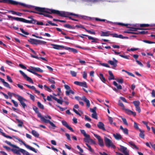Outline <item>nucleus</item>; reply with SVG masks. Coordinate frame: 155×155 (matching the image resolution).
Returning a JSON list of instances; mask_svg holds the SVG:
<instances>
[{"label": "nucleus", "instance_id": "obj_1", "mask_svg": "<svg viewBox=\"0 0 155 155\" xmlns=\"http://www.w3.org/2000/svg\"><path fill=\"white\" fill-rule=\"evenodd\" d=\"M35 9L37 11L41 12H45L46 13L50 14H54L58 15L59 16H63V14H61V11L58 10L48 9L44 8H41L38 7H34Z\"/></svg>", "mask_w": 155, "mask_h": 155}, {"label": "nucleus", "instance_id": "obj_2", "mask_svg": "<svg viewBox=\"0 0 155 155\" xmlns=\"http://www.w3.org/2000/svg\"><path fill=\"white\" fill-rule=\"evenodd\" d=\"M28 18L29 19H30L31 20H27L24 18H20V21L27 23L35 24L36 20L33 18L32 16H28Z\"/></svg>", "mask_w": 155, "mask_h": 155}, {"label": "nucleus", "instance_id": "obj_3", "mask_svg": "<svg viewBox=\"0 0 155 155\" xmlns=\"http://www.w3.org/2000/svg\"><path fill=\"white\" fill-rule=\"evenodd\" d=\"M12 137L15 138V139L18 140L19 142H21L27 148L30 150H31L33 151V152L35 153H37V151L34 148L31 147V146H29V145L26 144L24 141H23L21 140L18 138L16 137L15 136H12Z\"/></svg>", "mask_w": 155, "mask_h": 155}, {"label": "nucleus", "instance_id": "obj_4", "mask_svg": "<svg viewBox=\"0 0 155 155\" xmlns=\"http://www.w3.org/2000/svg\"><path fill=\"white\" fill-rule=\"evenodd\" d=\"M104 140L105 144L107 147H111L114 148H115V146L113 144L112 141L109 138L107 137H105L104 138Z\"/></svg>", "mask_w": 155, "mask_h": 155}, {"label": "nucleus", "instance_id": "obj_5", "mask_svg": "<svg viewBox=\"0 0 155 155\" xmlns=\"http://www.w3.org/2000/svg\"><path fill=\"white\" fill-rule=\"evenodd\" d=\"M94 135L98 139L99 145L101 147L104 146V144L103 140L101 138L100 136L95 134H94Z\"/></svg>", "mask_w": 155, "mask_h": 155}, {"label": "nucleus", "instance_id": "obj_6", "mask_svg": "<svg viewBox=\"0 0 155 155\" xmlns=\"http://www.w3.org/2000/svg\"><path fill=\"white\" fill-rule=\"evenodd\" d=\"M20 73L22 75L24 78L26 79V80L30 83L33 84L34 82L32 79L29 77L23 71L21 70L19 71Z\"/></svg>", "mask_w": 155, "mask_h": 155}, {"label": "nucleus", "instance_id": "obj_7", "mask_svg": "<svg viewBox=\"0 0 155 155\" xmlns=\"http://www.w3.org/2000/svg\"><path fill=\"white\" fill-rule=\"evenodd\" d=\"M0 2H3L13 5H17V2L13 0H0Z\"/></svg>", "mask_w": 155, "mask_h": 155}, {"label": "nucleus", "instance_id": "obj_8", "mask_svg": "<svg viewBox=\"0 0 155 155\" xmlns=\"http://www.w3.org/2000/svg\"><path fill=\"white\" fill-rule=\"evenodd\" d=\"M74 84L82 87H84L85 88L87 87V85L86 82L85 81L81 82L78 81H75L74 82Z\"/></svg>", "mask_w": 155, "mask_h": 155}, {"label": "nucleus", "instance_id": "obj_9", "mask_svg": "<svg viewBox=\"0 0 155 155\" xmlns=\"http://www.w3.org/2000/svg\"><path fill=\"white\" fill-rule=\"evenodd\" d=\"M120 150L125 155H129V151L127 149V148L122 145H120Z\"/></svg>", "mask_w": 155, "mask_h": 155}, {"label": "nucleus", "instance_id": "obj_10", "mask_svg": "<svg viewBox=\"0 0 155 155\" xmlns=\"http://www.w3.org/2000/svg\"><path fill=\"white\" fill-rule=\"evenodd\" d=\"M33 109L35 112L38 114V117L40 118L41 120L44 118L41 113L39 112L38 108L35 106L33 107Z\"/></svg>", "mask_w": 155, "mask_h": 155}, {"label": "nucleus", "instance_id": "obj_11", "mask_svg": "<svg viewBox=\"0 0 155 155\" xmlns=\"http://www.w3.org/2000/svg\"><path fill=\"white\" fill-rule=\"evenodd\" d=\"M62 123L64 126L67 127L68 129L69 130L72 132H74V130L73 128L70 127L68 124V123L65 120H62L61 121Z\"/></svg>", "mask_w": 155, "mask_h": 155}, {"label": "nucleus", "instance_id": "obj_12", "mask_svg": "<svg viewBox=\"0 0 155 155\" xmlns=\"http://www.w3.org/2000/svg\"><path fill=\"white\" fill-rule=\"evenodd\" d=\"M113 61L111 60L108 61V62L111 65H113L114 67H116L117 66V63L118 61L117 60H116L114 58H113Z\"/></svg>", "mask_w": 155, "mask_h": 155}, {"label": "nucleus", "instance_id": "obj_13", "mask_svg": "<svg viewBox=\"0 0 155 155\" xmlns=\"http://www.w3.org/2000/svg\"><path fill=\"white\" fill-rule=\"evenodd\" d=\"M61 12V14H64L63 16H61L62 17H68L69 18V19H71L72 20V19L73 18L71 16H69L71 15H69L70 13H71L68 12H65L64 11H60Z\"/></svg>", "mask_w": 155, "mask_h": 155}, {"label": "nucleus", "instance_id": "obj_14", "mask_svg": "<svg viewBox=\"0 0 155 155\" xmlns=\"http://www.w3.org/2000/svg\"><path fill=\"white\" fill-rule=\"evenodd\" d=\"M41 121L45 123H49L52 127H56L55 125L53 122L49 120L45 119L44 117Z\"/></svg>", "mask_w": 155, "mask_h": 155}, {"label": "nucleus", "instance_id": "obj_15", "mask_svg": "<svg viewBox=\"0 0 155 155\" xmlns=\"http://www.w3.org/2000/svg\"><path fill=\"white\" fill-rule=\"evenodd\" d=\"M16 149L12 148L11 149V150L14 153L18 155H21V150L20 148L18 147V148H16Z\"/></svg>", "mask_w": 155, "mask_h": 155}, {"label": "nucleus", "instance_id": "obj_16", "mask_svg": "<svg viewBox=\"0 0 155 155\" xmlns=\"http://www.w3.org/2000/svg\"><path fill=\"white\" fill-rule=\"evenodd\" d=\"M124 110L125 112L128 115L132 114L134 116H135L136 115V114L135 112H133L128 109H126L125 108V109H124Z\"/></svg>", "mask_w": 155, "mask_h": 155}, {"label": "nucleus", "instance_id": "obj_17", "mask_svg": "<svg viewBox=\"0 0 155 155\" xmlns=\"http://www.w3.org/2000/svg\"><path fill=\"white\" fill-rule=\"evenodd\" d=\"M18 100L19 101L21 105L23 107V108H25V107H26V105L24 102L23 101H26V100L23 97H21L20 99H19Z\"/></svg>", "mask_w": 155, "mask_h": 155}, {"label": "nucleus", "instance_id": "obj_18", "mask_svg": "<svg viewBox=\"0 0 155 155\" xmlns=\"http://www.w3.org/2000/svg\"><path fill=\"white\" fill-rule=\"evenodd\" d=\"M97 127L99 129L102 130L104 131H105L106 129L104 127V124L101 122H99L97 124Z\"/></svg>", "mask_w": 155, "mask_h": 155}, {"label": "nucleus", "instance_id": "obj_19", "mask_svg": "<svg viewBox=\"0 0 155 155\" xmlns=\"http://www.w3.org/2000/svg\"><path fill=\"white\" fill-rule=\"evenodd\" d=\"M82 35H84L85 36L87 37L88 39L89 40H92V41H91V42H96L97 43V42L96 41L98 40V39L96 38H93L91 36L88 35H86L85 34H82Z\"/></svg>", "mask_w": 155, "mask_h": 155}, {"label": "nucleus", "instance_id": "obj_20", "mask_svg": "<svg viewBox=\"0 0 155 155\" xmlns=\"http://www.w3.org/2000/svg\"><path fill=\"white\" fill-rule=\"evenodd\" d=\"M82 100L86 103L87 107H90V104L89 101L87 99L85 96L82 97Z\"/></svg>", "mask_w": 155, "mask_h": 155}, {"label": "nucleus", "instance_id": "obj_21", "mask_svg": "<svg viewBox=\"0 0 155 155\" xmlns=\"http://www.w3.org/2000/svg\"><path fill=\"white\" fill-rule=\"evenodd\" d=\"M24 85L26 86L29 88L31 89L34 90L35 91V92L37 93L38 94H39L40 93V91L37 90L35 87L34 86H31L30 85L26 84H24Z\"/></svg>", "mask_w": 155, "mask_h": 155}, {"label": "nucleus", "instance_id": "obj_22", "mask_svg": "<svg viewBox=\"0 0 155 155\" xmlns=\"http://www.w3.org/2000/svg\"><path fill=\"white\" fill-rule=\"evenodd\" d=\"M51 45L53 46V48L56 49H59L60 48H63L65 49V48H66V47H64V46L63 45H55L54 44H51Z\"/></svg>", "mask_w": 155, "mask_h": 155}, {"label": "nucleus", "instance_id": "obj_23", "mask_svg": "<svg viewBox=\"0 0 155 155\" xmlns=\"http://www.w3.org/2000/svg\"><path fill=\"white\" fill-rule=\"evenodd\" d=\"M0 80L3 83L5 86L9 88H11L9 84L7 82L5 81V80L3 79L0 78Z\"/></svg>", "mask_w": 155, "mask_h": 155}, {"label": "nucleus", "instance_id": "obj_24", "mask_svg": "<svg viewBox=\"0 0 155 155\" xmlns=\"http://www.w3.org/2000/svg\"><path fill=\"white\" fill-rule=\"evenodd\" d=\"M28 41L31 44H34L36 45H38V43H37V41H38L37 39H32V38H30L29 40H28Z\"/></svg>", "mask_w": 155, "mask_h": 155}, {"label": "nucleus", "instance_id": "obj_25", "mask_svg": "<svg viewBox=\"0 0 155 155\" xmlns=\"http://www.w3.org/2000/svg\"><path fill=\"white\" fill-rule=\"evenodd\" d=\"M65 49L70 50V51L73 52L74 53H77L78 52V51L77 49L70 47H66Z\"/></svg>", "mask_w": 155, "mask_h": 155}, {"label": "nucleus", "instance_id": "obj_26", "mask_svg": "<svg viewBox=\"0 0 155 155\" xmlns=\"http://www.w3.org/2000/svg\"><path fill=\"white\" fill-rule=\"evenodd\" d=\"M109 31H101V36H109L110 35L111 33H109Z\"/></svg>", "mask_w": 155, "mask_h": 155}, {"label": "nucleus", "instance_id": "obj_27", "mask_svg": "<svg viewBox=\"0 0 155 155\" xmlns=\"http://www.w3.org/2000/svg\"><path fill=\"white\" fill-rule=\"evenodd\" d=\"M84 140L86 142H88V140H89V142H90L92 144H96V142L92 139H91L90 137L89 138H84Z\"/></svg>", "mask_w": 155, "mask_h": 155}, {"label": "nucleus", "instance_id": "obj_28", "mask_svg": "<svg viewBox=\"0 0 155 155\" xmlns=\"http://www.w3.org/2000/svg\"><path fill=\"white\" fill-rule=\"evenodd\" d=\"M51 97H52V98L55 100V101H56L58 103L61 104H62L63 103V101L59 99H58L57 97L54 96H52V95H51Z\"/></svg>", "mask_w": 155, "mask_h": 155}, {"label": "nucleus", "instance_id": "obj_29", "mask_svg": "<svg viewBox=\"0 0 155 155\" xmlns=\"http://www.w3.org/2000/svg\"><path fill=\"white\" fill-rule=\"evenodd\" d=\"M140 133L139 134V137L141 138L144 139V138L145 135L144 134V131L141 129H139Z\"/></svg>", "mask_w": 155, "mask_h": 155}, {"label": "nucleus", "instance_id": "obj_30", "mask_svg": "<svg viewBox=\"0 0 155 155\" xmlns=\"http://www.w3.org/2000/svg\"><path fill=\"white\" fill-rule=\"evenodd\" d=\"M133 34H147L148 33L147 31H138L136 32H132Z\"/></svg>", "mask_w": 155, "mask_h": 155}, {"label": "nucleus", "instance_id": "obj_31", "mask_svg": "<svg viewBox=\"0 0 155 155\" xmlns=\"http://www.w3.org/2000/svg\"><path fill=\"white\" fill-rule=\"evenodd\" d=\"M32 134L35 137L38 138L39 136V134L36 130H33L31 132Z\"/></svg>", "mask_w": 155, "mask_h": 155}, {"label": "nucleus", "instance_id": "obj_32", "mask_svg": "<svg viewBox=\"0 0 155 155\" xmlns=\"http://www.w3.org/2000/svg\"><path fill=\"white\" fill-rule=\"evenodd\" d=\"M113 136L116 139L119 140L121 139L122 138L121 135L118 134L116 133V134H114Z\"/></svg>", "mask_w": 155, "mask_h": 155}, {"label": "nucleus", "instance_id": "obj_33", "mask_svg": "<svg viewBox=\"0 0 155 155\" xmlns=\"http://www.w3.org/2000/svg\"><path fill=\"white\" fill-rule=\"evenodd\" d=\"M64 27L67 28L71 29H74L75 28V27L74 26H71L68 24H65L64 25Z\"/></svg>", "mask_w": 155, "mask_h": 155}, {"label": "nucleus", "instance_id": "obj_34", "mask_svg": "<svg viewBox=\"0 0 155 155\" xmlns=\"http://www.w3.org/2000/svg\"><path fill=\"white\" fill-rule=\"evenodd\" d=\"M80 131L81 133L83 134L86 138H89L90 137V135L87 134L85 131L84 130H80Z\"/></svg>", "mask_w": 155, "mask_h": 155}, {"label": "nucleus", "instance_id": "obj_35", "mask_svg": "<svg viewBox=\"0 0 155 155\" xmlns=\"http://www.w3.org/2000/svg\"><path fill=\"white\" fill-rule=\"evenodd\" d=\"M131 29L130 30V31H137V30H147V29H144L142 28H134V27H131L130 28Z\"/></svg>", "mask_w": 155, "mask_h": 155}, {"label": "nucleus", "instance_id": "obj_36", "mask_svg": "<svg viewBox=\"0 0 155 155\" xmlns=\"http://www.w3.org/2000/svg\"><path fill=\"white\" fill-rule=\"evenodd\" d=\"M31 57H32V58H36L38 59H41L43 60H44V61H47V60L45 58L43 57H38L37 56H35L31 54Z\"/></svg>", "mask_w": 155, "mask_h": 155}, {"label": "nucleus", "instance_id": "obj_37", "mask_svg": "<svg viewBox=\"0 0 155 155\" xmlns=\"http://www.w3.org/2000/svg\"><path fill=\"white\" fill-rule=\"evenodd\" d=\"M7 16H8V18L9 19L11 18H12L13 19L17 21H20V18L12 17L11 16L9 15H8Z\"/></svg>", "mask_w": 155, "mask_h": 155}, {"label": "nucleus", "instance_id": "obj_38", "mask_svg": "<svg viewBox=\"0 0 155 155\" xmlns=\"http://www.w3.org/2000/svg\"><path fill=\"white\" fill-rule=\"evenodd\" d=\"M5 142L8 145L12 147H13L15 148H18V147L16 146V145L12 144L10 142L8 141L7 140H5Z\"/></svg>", "mask_w": 155, "mask_h": 155}, {"label": "nucleus", "instance_id": "obj_39", "mask_svg": "<svg viewBox=\"0 0 155 155\" xmlns=\"http://www.w3.org/2000/svg\"><path fill=\"white\" fill-rule=\"evenodd\" d=\"M113 84L114 85L117 87L118 89L121 90L122 89V86L120 85H118L116 81H114Z\"/></svg>", "mask_w": 155, "mask_h": 155}, {"label": "nucleus", "instance_id": "obj_40", "mask_svg": "<svg viewBox=\"0 0 155 155\" xmlns=\"http://www.w3.org/2000/svg\"><path fill=\"white\" fill-rule=\"evenodd\" d=\"M34 71H38L40 72H43V71L40 68L38 67H32Z\"/></svg>", "mask_w": 155, "mask_h": 155}, {"label": "nucleus", "instance_id": "obj_41", "mask_svg": "<svg viewBox=\"0 0 155 155\" xmlns=\"http://www.w3.org/2000/svg\"><path fill=\"white\" fill-rule=\"evenodd\" d=\"M99 75L100 79L103 83H105V82L106 81V79L104 77L103 74L101 73H100Z\"/></svg>", "mask_w": 155, "mask_h": 155}, {"label": "nucleus", "instance_id": "obj_42", "mask_svg": "<svg viewBox=\"0 0 155 155\" xmlns=\"http://www.w3.org/2000/svg\"><path fill=\"white\" fill-rule=\"evenodd\" d=\"M16 120L19 123V124H18V126L19 127H22V125L23 124V123L21 120H19L18 119L16 118Z\"/></svg>", "mask_w": 155, "mask_h": 155}, {"label": "nucleus", "instance_id": "obj_43", "mask_svg": "<svg viewBox=\"0 0 155 155\" xmlns=\"http://www.w3.org/2000/svg\"><path fill=\"white\" fill-rule=\"evenodd\" d=\"M18 4L17 5H21L22 6H23L24 7H26L28 8H30L31 7V6L30 5H26L25 4H24L23 3H21L20 2H17Z\"/></svg>", "mask_w": 155, "mask_h": 155}, {"label": "nucleus", "instance_id": "obj_44", "mask_svg": "<svg viewBox=\"0 0 155 155\" xmlns=\"http://www.w3.org/2000/svg\"><path fill=\"white\" fill-rule=\"evenodd\" d=\"M37 105L38 107L42 109H44V106L43 105L41 104V103L39 101H38L37 102Z\"/></svg>", "mask_w": 155, "mask_h": 155}, {"label": "nucleus", "instance_id": "obj_45", "mask_svg": "<svg viewBox=\"0 0 155 155\" xmlns=\"http://www.w3.org/2000/svg\"><path fill=\"white\" fill-rule=\"evenodd\" d=\"M120 117L121 118L124 124L126 125H128V124L126 118H123L122 116H120Z\"/></svg>", "mask_w": 155, "mask_h": 155}, {"label": "nucleus", "instance_id": "obj_46", "mask_svg": "<svg viewBox=\"0 0 155 155\" xmlns=\"http://www.w3.org/2000/svg\"><path fill=\"white\" fill-rule=\"evenodd\" d=\"M71 93L72 94H74V91L70 89L69 91H66V94L67 96H69L70 93Z\"/></svg>", "mask_w": 155, "mask_h": 155}, {"label": "nucleus", "instance_id": "obj_47", "mask_svg": "<svg viewBox=\"0 0 155 155\" xmlns=\"http://www.w3.org/2000/svg\"><path fill=\"white\" fill-rule=\"evenodd\" d=\"M133 103L135 107L139 106L140 102L139 101H134Z\"/></svg>", "mask_w": 155, "mask_h": 155}, {"label": "nucleus", "instance_id": "obj_48", "mask_svg": "<svg viewBox=\"0 0 155 155\" xmlns=\"http://www.w3.org/2000/svg\"><path fill=\"white\" fill-rule=\"evenodd\" d=\"M130 144V145L131 146H133L135 148L137 149H138V148L134 144L132 141H130L128 142Z\"/></svg>", "mask_w": 155, "mask_h": 155}, {"label": "nucleus", "instance_id": "obj_49", "mask_svg": "<svg viewBox=\"0 0 155 155\" xmlns=\"http://www.w3.org/2000/svg\"><path fill=\"white\" fill-rule=\"evenodd\" d=\"M118 105L122 107V109L123 110L125 109V106L123 104L122 102H121L120 101H119Z\"/></svg>", "mask_w": 155, "mask_h": 155}, {"label": "nucleus", "instance_id": "obj_50", "mask_svg": "<svg viewBox=\"0 0 155 155\" xmlns=\"http://www.w3.org/2000/svg\"><path fill=\"white\" fill-rule=\"evenodd\" d=\"M114 24H117L119 25H121V26H126L127 27V28H129L128 27H127L128 25V24H124V23H120V22H118V23H114Z\"/></svg>", "mask_w": 155, "mask_h": 155}, {"label": "nucleus", "instance_id": "obj_51", "mask_svg": "<svg viewBox=\"0 0 155 155\" xmlns=\"http://www.w3.org/2000/svg\"><path fill=\"white\" fill-rule=\"evenodd\" d=\"M42 14H41V15H43L45 16L48 17L50 18H53V17L52 16L46 13H43L42 12Z\"/></svg>", "mask_w": 155, "mask_h": 155}, {"label": "nucleus", "instance_id": "obj_52", "mask_svg": "<svg viewBox=\"0 0 155 155\" xmlns=\"http://www.w3.org/2000/svg\"><path fill=\"white\" fill-rule=\"evenodd\" d=\"M85 31L88 33L92 35H95L96 34V33L94 31H92L90 30H88L86 29L85 30Z\"/></svg>", "mask_w": 155, "mask_h": 155}, {"label": "nucleus", "instance_id": "obj_53", "mask_svg": "<svg viewBox=\"0 0 155 155\" xmlns=\"http://www.w3.org/2000/svg\"><path fill=\"white\" fill-rule=\"evenodd\" d=\"M74 27H75V28L77 27L78 28H80L83 29H84L85 30L86 29V28L83 25H76L75 26H74Z\"/></svg>", "mask_w": 155, "mask_h": 155}, {"label": "nucleus", "instance_id": "obj_54", "mask_svg": "<svg viewBox=\"0 0 155 155\" xmlns=\"http://www.w3.org/2000/svg\"><path fill=\"white\" fill-rule=\"evenodd\" d=\"M86 145H87V146L88 148V150L91 152H92V153L94 151V150L92 149L91 146L87 143H86Z\"/></svg>", "mask_w": 155, "mask_h": 155}, {"label": "nucleus", "instance_id": "obj_55", "mask_svg": "<svg viewBox=\"0 0 155 155\" xmlns=\"http://www.w3.org/2000/svg\"><path fill=\"white\" fill-rule=\"evenodd\" d=\"M44 87L45 88V90L48 91L49 92H51L52 91L51 89L48 86L45 85H44Z\"/></svg>", "mask_w": 155, "mask_h": 155}, {"label": "nucleus", "instance_id": "obj_56", "mask_svg": "<svg viewBox=\"0 0 155 155\" xmlns=\"http://www.w3.org/2000/svg\"><path fill=\"white\" fill-rule=\"evenodd\" d=\"M38 41H37V43H38V44H45L46 43V42L45 41H41L39 40H38Z\"/></svg>", "mask_w": 155, "mask_h": 155}, {"label": "nucleus", "instance_id": "obj_57", "mask_svg": "<svg viewBox=\"0 0 155 155\" xmlns=\"http://www.w3.org/2000/svg\"><path fill=\"white\" fill-rule=\"evenodd\" d=\"M2 135L4 137L8 138H9L10 139L12 138V137L9 135H6L4 133H2Z\"/></svg>", "mask_w": 155, "mask_h": 155}, {"label": "nucleus", "instance_id": "obj_58", "mask_svg": "<svg viewBox=\"0 0 155 155\" xmlns=\"http://www.w3.org/2000/svg\"><path fill=\"white\" fill-rule=\"evenodd\" d=\"M134 128L137 130H139V129H140L138 126V124L137 123H136V122H134Z\"/></svg>", "mask_w": 155, "mask_h": 155}, {"label": "nucleus", "instance_id": "obj_59", "mask_svg": "<svg viewBox=\"0 0 155 155\" xmlns=\"http://www.w3.org/2000/svg\"><path fill=\"white\" fill-rule=\"evenodd\" d=\"M69 15H73V16H76L77 17H78V18H81V15H78V14H74L73 13H70L69 14Z\"/></svg>", "mask_w": 155, "mask_h": 155}, {"label": "nucleus", "instance_id": "obj_60", "mask_svg": "<svg viewBox=\"0 0 155 155\" xmlns=\"http://www.w3.org/2000/svg\"><path fill=\"white\" fill-rule=\"evenodd\" d=\"M36 24L38 25H44L43 23L41 21H38L36 20V21L35 22V24Z\"/></svg>", "mask_w": 155, "mask_h": 155}, {"label": "nucleus", "instance_id": "obj_61", "mask_svg": "<svg viewBox=\"0 0 155 155\" xmlns=\"http://www.w3.org/2000/svg\"><path fill=\"white\" fill-rule=\"evenodd\" d=\"M20 29L21 32L24 34L26 35H28L29 34V33L28 32L25 31L22 28H20Z\"/></svg>", "mask_w": 155, "mask_h": 155}, {"label": "nucleus", "instance_id": "obj_62", "mask_svg": "<svg viewBox=\"0 0 155 155\" xmlns=\"http://www.w3.org/2000/svg\"><path fill=\"white\" fill-rule=\"evenodd\" d=\"M91 116L92 118L95 119H97V114L96 113H93L92 114Z\"/></svg>", "mask_w": 155, "mask_h": 155}, {"label": "nucleus", "instance_id": "obj_63", "mask_svg": "<svg viewBox=\"0 0 155 155\" xmlns=\"http://www.w3.org/2000/svg\"><path fill=\"white\" fill-rule=\"evenodd\" d=\"M115 80H116L117 82H118V83H120V84H122L124 82V80L122 78L120 79H115Z\"/></svg>", "mask_w": 155, "mask_h": 155}, {"label": "nucleus", "instance_id": "obj_64", "mask_svg": "<svg viewBox=\"0 0 155 155\" xmlns=\"http://www.w3.org/2000/svg\"><path fill=\"white\" fill-rule=\"evenodd\" d=\"M70 73L71 75L73 77H75L77 75V73L74 71H71Z\"/></svg>", "mask_w": 155, "mask_h": 155}]
</instances>
